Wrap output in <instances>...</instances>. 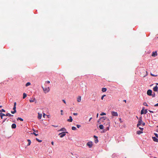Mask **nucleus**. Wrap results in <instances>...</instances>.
Masks as SVG:
<instances>
[{
	"label": "nucleus",
	"instance_id": "25",
	"mask_svg": "<svg viewBox=\"0 0 158 158\" xmlns=\"http://www.w3.org/2000/svg\"><path fill=\"white\" fill-rule=\"evenodd\" d=\"M107 89L106 88H102V92H106V91Z\"/></svg>",
	"mask_w": 158,
	"mask_h": 158
},
{
	"label": "nucleus",
	"instance_id": "53",
	"mask_svg": "<svg viewBox=\"0 0 158 158\" xmlns=\"http://www.w3.org/2000/svg\"><path fill=\"white\" fill-rule=\"evenodd\" d=\"M158 106V103L155 104L154 106Z\"/></svg>",
	"mask_w": 158,
	"mask_h": 158
},
{
	"label": "nucleus",
	"instance_id": "43",
	"mask_svg": "<svg viewBox=\"0 0 158 158\" xmlns=\"http://www.w3.org/2000/svg\"><path fill=\"white\" fill-rule=\"evenodd\" d=\"M154 135H155L156 138H158V135L157 133H154Z\"/></svg>",
	"mask_w": 158,
	"mask_h": 158
},
{
	"label": "nucleus",
	"instance_id": "9",
	"mask_svg": "<svg viewBox=\"0 0 158 158\" xmlns=\"http://www.w3.org/2000/svg\"><path fill=\"white\" fill-rule=\"evenodd\" d=\"M94 142L96 143H97L98 142V137L96 135H94Z\"/></svg>",
	"mask_w": 158,
	"mask_h": 158
},
{
	"label": "nucleus",
	"instance_id": "38",
	"mask_svg": "<svg viewBox=\"0 0 158 158\" xmlns=\"http://www.w3.org/2000/svg\"><path fill=\"white\" fill-rule=\"evenodd\" d=\"M106 96V95H103L101 97V99L102 100H103L104 97Z\"/></svg>",
	"mask_w": 158,
	"mask_h": 158
},
{
	"label": "nucleus",
	"instance_id": "15",
	"mask_svg": "<svg viewBox=\"0 0 158 158\" xmlns=\"http://www.w3.org/2000/svg\"><path fill=\"white\" fill-rule=\"evenodd\" d=\"M67 121L69 122H72L73 121V119L72 118V117L71 116H70L69 117V118L68 119Z\"/></svg>",
	"mask_w": 158,
	"mask_h": 158
},
{
	"label": "nucleus",
	"instance_id": "40",
	"mask_svg": "<svg viewBox=\"0 0 158 158\" xmlns=\"http://www.w3.org/2000/svg\"><path fill=\"white\" fill-rule=\"evenodd\" d=\"M32 134H33L34 135H35V136H37L38 135V134H37L35 133V132H33V133H32Z\"/></svg>",
	"mask_w": 158,
	"mask_h": 158
},
{
	"label": "nucleus",
	"instance_id": "8",
	"mask_svg": "<svg viewBox=\"0 0 158 158\" xmlns=\"http://www.w3.org/2000/svg\"><path fill=\"white\" fill-rule=\"evenodd\" d=\"M43 90L45 93H46L48 92L49 91V87L47 88H43Z\"/></svg>",
	"mask_w": 158,
	"mask_h": 158
},
{
	"label": "nucleus",
	"instance_id": "7",
	"mask_svg": "<svg viewBox=\"0 0 158 158\" xmlns=\"http://www.w3.org/2000/svg\"><path fill=\"white\" fill-rule=\"evenodd\" d=\"M152 91L151 89H148V90L147 94L149 96H151L152 95Z\"/></svg>",
	"mask_w": 158,
	"mask_h": 158
},
{
	"label": "nucleus",
	"instance_id": "33",
	"mask_svg": "<svg viewBox=\"0 0 158 158\" xmlns=\"http://www.w3.org/2000/svg\"><path fill=\"white\" fill-rule=\"evenodd\" d=\"M5 112V110L3 109H2V110H0V112H1V113H2V112Z\"/></svg>",
	"mask_w": 158,
	"mask_h": 158
},
{
	"label": "nucleus",
	"instance_id": "18",
	"mask_svg": "<svg viewBox=\"0 0 158 158\" xmlns=\"http://www.w3.org/2000/svg\"><path fill=\"white\" fill-rule=\"evenodd\" d=\"M100 124V125L99 126V128L101 130H103V129H104V126H103V124Z\"/></svg>",
	"mask_w": 158,
	"mask_h": 158
},
{
	"label": "nucleus",
	"instance_id": "28",
	"mask_svg": "<svg viewBox=\"0 0 158 158\" xmlns=\"http://www.w3.org/2000/svg\"><path fill=\"white\" fill-rule=\"evenodd\" d=\"M36 141H37L39 142H41L42 141V140L40 139H39L37 138H36Z\"/></svg>",
	"mask_w": 158,
	"mask_h": 158
},
{
	"label": "nucleus",
	"instance_id": "24",
	"mask_svg": "<svg viewBox=\"0 0 158 158\" xmlns=\"http://www.w3.org/2000/svg\"><path fill=\"white\" fill-rule=\"evenodd\" d=\"M6 116H9V117H11L13 116V115H12L10 114L9 113H7L6 114Z\"/></svg>",
	"mask_w": 158,
	"mask_h": 158
},
{
	"label": "nucleus",
	"instance_id": "20",
	"mask_svg": "<svg viewBox=\"0 0 158 158\" xmlns=\"http://www.w3.org/2000/svg\"><path fill=\"white\" fill-rule=\"evenodd\" d=\"M144 107H143L142 110L141 111L140 114H144Z\"/></svg>",
	"mask_w": 158,
	"mask_h": 158
},
{
	"label": "nucleus",
	"instance_id": "60",
	"mask_svg": "<svg viewBox=\"0 0 158 158\" xmlns=\"http://www.w3.org/2000/svg\"><path fill=\"white\" fill-rule=\"evenodd\" d=\"M0 117H1V119H2L3 118V116H2L1 115H0Z\"/></svg>",
	"mask_w": 158,
	"mask_h": 158
},
{
	"label": "nucleus",
	"instance_id": "51",
	"mask_svg": "<svg viewBox=\"0 0 158 158\" xmlns=\"http://www.w3.org/2000/svg\"><path fill=\"white\" fill-rule=\"evenodd\" d=\"M16 102H15L14 103V106H16Z\"/></svg>",
	"mask_w": 158,
	"mask_h": 158
},
{
	"label": "nucleus",
	"instance_id": "4",
	"mask_svg": "<svg viewBox=\"0 0 158 158\" xmlns=\"http://www.w3.org/2000/svg\"><path fill=\"white\" fill-rule=\"evenodd\" d=\"M97 95L96 93L95 92L93 93H92V100L93 101H95V97Z\"/></svg>",
	"mask_w": 158,
	"mask_h": 158
},
{
	"label": "nucleus",
	"instance_id": "37",
	"mask_svg": "<svg viewBox=\"0 0 158 158\" xmlns=\"http://www.w3.org/2000/svg\"><path fill=\"white\" fill-rule=\"evenodd\" d=\"M143 105L144 106H148V104L146 102H145L143 103Z\"/></svg>",
	"mask_w": 158,
	"mask_h": 158
},
{
	"label": "nucleus",
	"instance_id": "59",
	"mask_svg": "<svg viewBox=\"0 0 158 158\" xmlns=\"http://www.w3.org/2000/svg\"><path fill=\"white\" fill-rule=\"evenodd\" d=\"M12 122H13V123H16L15 121V120H13V121H12Z\"/></svg>",
	"mask_w": 158,
	"mask_h": 158
},
{
	"label": "nucleus",
	"instance_id": "22",
	"mask_svg": "<svg viewBox=\"0 0 158 158\" xmlns=\"http://www.w3.org/2000/svg\"><path fill=\"white\" fill-rule=\"evenodd\" d=\"M143 132L141 131H138L136 132V134L138 135H140L141 134L143 133Z\"/></svg>",
	"mask_w": 158,
	"mask_h": 158
},
{
	"label": "nucleus",
	"instance_id": "58",
	"mask_svg": "<svg viewBox=\"0 0 158 158\" xmlns=\"http://www.w3.org/2000/svg\"><path fill=\"white\" fill-rule=\"evenodd\" d=\"M51 144L52 145H54V143L53 141L52 142H51Z\"/></svg>",
	"mask_w": 158,
	"mask_h": 158
},
{
	"label": "nucleus",
	"instance_id": "57",
	"mask_svg": "<svg viewBox=\"0 0 158 158\" xmlns=\"http://www.w3.org/2000/svg\"><path fill=\"white\" fill-rule=\"evenodd\" d=\"M62 101L63 102H64V103H66V101H65V100H64L63 99V100H62Z\"/></svg>",
	"mask_w": 158,
	"mask_h": 158
},
{
	"label": "nucleus",
	"instance_id": "14",
	"mask_svg": "<svg viewBox=\"0 0 158 158\" xmlns=\"http://www.w3.org/2000/svg\"><path fill=\"white\" fill-rule=\"evenodd\" d=\"M157 138H156V137H152V139L153 140L154 142H158V139Z\"/></svg>",
	"mask_w": 158,
	"mask_h": 158
},
{
	"label": "nucleus",
	"instance_id": "50",
	"mask_svg": "<svg viewBox=\"0 0 158 158\" xmlns=\"http://www.w3.org/2000/svg\"><path fill=\"white\" fill-rule=\"evenodd\" d=\"M141 124H142L143 126H144L145 125V123H144V122H143V123L142 122Z\"/></svg>",
	"mask_w": 158,
	"mask_h": 158
},
{
	"label": "nucleus",
	"instance_id": "55",
	"mask_svg": "<svg viewBox=\"0 0 158 158\" xmlns=\"http://www.w3.org/2000/svg\"><path fill=\"white\" fill-rule=\"evenodd\" d=\"M46 115L45 114V113H43V117L44 118H45V116Z\"/></svg>",
	"mask_w": 158,
	"mask_h": 158
},
{
	"label": "nucleus",
	"instance_id": "63",
	"mask_svg": "<svg viewBox=\"0 0 158 158\" xmlns=\"http://www.w3.org/2000/svg\"><path fill=\"white\" fill-rule=\"evenodd\" d=\"M92 118L91 117V118H90L89 120V121H90V120Z\"/></svg>",
	"mask_w": 158,
	"mask_h": 158
},
{
	"label": "nucleus",
	"instance_id": "27",
	"mask_svg": "<svg viewBox=\"0 0 158 158\" xmlns=\"http://www.w3.org/2000/svg\"><path fill=\"white\" fill-rule=\"evenodd\" d=\"M27 94L25 93H23V98L24 99L27 97Z\"/></svg>",
	"mask_w": 158,
	"mask_h": 158
},
{
	"label": "nucleus",
	"instance_id": "5",
	"mask_svg": "<svg viewBox=\"0 0 158 158\" xmlns=\"http://www.w3.org/2000/svg\"><path fill=\"white\" fill-rule=\"evenodd\" d=\"M110 124H108V126L106 127V128L104 129L102 131L103 133H105L107 131H108L109 130V127L110 126Z\"/></svg>",
	"mask_w": 158,
	"mask_h": 158
},
{
	"label": "nucleus",
	"instance_id": "52",
	"mask_svg": "<svg viewBox=\"0 0 158 158\" xmlns=\"http://www.w3.org/2000/svg\"><path fill=\"white\" fill-rule=\"evenodd\" d=\"M52 126L55 127H58L57 126H56V125H52Z\"/></svg>",
	"mask_w": 158,
	"mask_h": 158
},
{
	"label": "nucleus",
	"instance_id": "17",
	"mask_svg": "<svg viewBox=\"0 0 158 158\" xmlns=\"http://www.w3.org/2000/svg\"><path fill=\"white\" fill-rule=\"evenodd\" d=\"M42 114H40L39 113H38V118L39 119H40L42 117Z\"/></svg>",
	"mask_w": 158,
	"mask_h": 158
},
{
	"label": "nucleus",
	"instance_id": "31",
	"mask_svg": "<svg viewBox=\"0 0 158 158\" xmlns=\"http://www.w3.org/2000/svg\"><path fill=\"white\" fill-rule=\"evenodd\" d=\"M156 94L154 92L152 94V95L151 96H152V97H155Z\"/></svg>",
	"mask_w": 158,
	"mask_h": 158
},
{
	"label": "nucleus",
	"instance_id": "10",
	"mask_svg": "<svg viewBox=\"0 0 158 158\" xmlns=\"http://www.w3.org/2000/svg\"><path fill=\"white\" fill-rule=\"evenodd\" d=\"M100 123H101V124L102 123L105 126H106L108 125V124H105L104 123H106V120H103V119L101 120L100 121Z\"/></svg>",
	"mask_w": 158,
	"mask_h": 158
},
{
	"label": "nucleus",
	"instance_id": "54",
	"mask_svg": "<svg viewBox=\"0 0 158 158\" xmlns=\"http://www.w3.org/2000/svg\"><path fill=\"white\" fill-rule=\"evenodd\" d=\"M60 111H61V114L62 115L63 114V113H62L63 110H61Z\"/></svg>",
	"mask_w": 158,
	"mask_h": 158
},
{
	"label": "nucleus",
	"instance_id": "16",
	"mask_svg": "<svg viewBox=\"0 0 158 158\" xmlns=\"http://www.w3.org/2000/svg\"><path fill=\"white\" fill-rule=\"evenodd\" d=\"M81 100V97L80 96H78L77 98V101L78 102H80Z\"/></svg>",
	"mask_w": 158,
	"mask_h": 158
},
{
	"label": "nucleus",
	"instance_id": "36",
	"mask_svg": "<svg viewBox=\"0 0 158 158\" xmlns=\"http://www.w3.org/2000/svg\"><path fill=\"white\" fill-rule=\"evenodd\" d=\"M0 115L3 116H6V114L2 113H0Z\"/></svg>",
	"mask_w": 158,
	"mask_h": 158
},
{
	"label": "nucleus",
	"instance_id": "26",
	"mask_svg": "<svg viewBox=\"0 0 158 158\" xmlns=\"http://www.w3.org/2000/svg\"><path fill=\"white\" fill-rule=\"evenodd\" d=\"M17 120H20L21 121H23V118H20V117H18L17 118Z\"/></svg>",
	"mask_w": 158,
	"mask_h": 158
},
{
	"label": "nucleus",
	"instance_id": "19",
	"mask_svg": "<svg viewBox=\"0 0 158 158\" xmlns=\"http://www.w3.org/2000/svg\"><path fill=\"white\" fill-rule=\"evenodd\" d=\"M16 126L15 123H13L11 125V128L12 129H15L16 128Z\"/></svg>",
	"mask_w": 158,
	"mask_h": 158
},
{
	"label": "nucleus",
	"instance_id": "32",
	"mask_svg": "<svg viewBox=\"0 0 158 158\" xmlns=\"http://www.w3.org/2000/svg\"><path fill=\"white\" fill-rule=\"evenodd\" d=\"M100 115L101 116H102V115H106V113H104V112H102L101 114H100Z\"/></svg>",
	"mask_w": 158,
	"mask_h": 158
},
{
	"label": "nucleus",
	"instance_id": "23",
	"mask_svg": "<svg viewBox=\"0 0 158 158\" xmlns=\"http://www.w3.org/2000/svg\"><path fill=\"white\" fill-rule=\"evenodd\" d=\"M27 141L28 142V143L27 144V146H29L31 144V140L30 139H28L27 140Z\"/></svg>",
	"mask_w": 158,
	"mask_h": 158
},
{
	"label": "nucleus",
	"instance_id": "62",
	"mask_svg": "<svg viewBox=\"0 0 158 158\" xmlns=\"http://www.w3.org/2000/svg\"><path fill=\"white\" fill-rule=\"evenodd\" d=\"M47 83H50V81H47Z\"/></svg>",
	"mask_w": 158,
	"mask_h": 158
},
{
	"label": "nucleus",
	"instance_id": "46",
	"mask_svg": "<svg viewBox=\"0 0 158 158\" xmlns=\"http://www.w3.org/2000/svg\"><path fill=\"white\" fill-rule=\"evenodd\" d=\"M151 75L152 76H153V77H156L157 76V75H155L154 74H152V73H151Z\"/></svg>",
	"mask_w": 158,
	"mask_h": 158
},
{
	"label": "nucleus",
	"instance_id": "29",
	"mask_svg": "<svg viewBox=\"0 0 158 158\" xmlns=\"http://www.w3.org/2000/svg\"><path fill=\"white\" fill-rule=\"evenodd\" d=\"M31 85V83L30 82H27L25 85L26 86H29Z\"/></svg>",
	"mask_w": 158,
	"mask_h": 158
},
{
	"label": "nucleus",
	"instance_id": "47",
	"mask_svg": "<svg viewBox=\"0 0 158 158\" xmlns=\"http://www.w3.org/2000/svg\"><path fill=\"white\" fill-rule=\"evenodd\" d=\"M73 115H77L78 114H77V113H73Z\"/></svg>",
	"mask_w": 158,
	"mask_h": 158
},
{
	"label": "nucleus",
	"instance_id": "48",
	"mask_svg": "<svg viewBox=\"0 0 158 158\" xmlns=\"http://www.w3.org/2000/svg\"><path fill=\"white\" fill-rule=\"evenodd\" d=\"M139 128L141 131H143V128H141L140 127H139Z\"/></svg>",
	"mask_w": 158,
	"mask_h": 158
},
{
	"label": "nucleus",
	"instance_id": "56",
	"mask_svg": "<svg viewBox=\"0 0 158 158\" xmlns=\"http://www.w3.org/2000/svg\"><path fill=\"white\" fill-rule=\"evenodd\" d=\"M148 111L150 112V113H154V112L153 111H151V110H148Z\"/></svg>",
	"mask_w": 158,
	"mask_h": 158
},
{
	"label": "nucleus",
	"instance_id": "3",
	"mask_svg": "<svg viewBox=\"0 0 158 158\" xmlns=\"http://www.w3.org/2000/svg\"><path fill=\"white\" fill-rule=\"evenodd\" d=\"M66 133H68V132L67 131L59 133V135L60 136V138H62L65 135Z\"/></svg>",
	"mask_w": 158,
	"mask_h": 158
},
{
	"label": "nucleus",
	"instance_id": "6",
	"mask_svg": "<svg viewBox=\"0 0 158 158\" xmlns=\"http://www.w3.org/2000/svg\"><path fill=\"white\" fill-rule=\"evenodd\" d=\"M87 146H88L89 148H91L93 145L92 142L89 141L86 144Z\"/></svg>",
	"mask_w": 158,
	"mask_h": 158
},
{
	"label": "nucleus",
	"instance_id": "21",
	"mask_svg": "<svg viewBox=\"0 0 158 158\" xmlns=\"http://www.w3.org/2000/svg\"><path fill=\"white\" fill-rule=\"evenodd\" d=\"M66 130L65 129V128L64 127H63L60 129V130H59L58 131H66Z\"/></svg>",
	"mask_w": 158,
	"mask_h": 158
},
{
	"label": "nucleus",
	"instance_id": "34",
	"mask_svg": "<svg viewBox=\"0 0 158 158\" xmlns=\"http://www.w3.org/2000/svg\"><path fill=\"white\" fill-rule=\"evenodd\" d=\"M35 100V98H34L33 100H30V102H33Z\"/></svg>",
	"mask_w": 158,
	"mask_h": 158
},
{
	"label": "nucleus",
	"instance_id": "49",
	"mask_svg": "<svg viewBox=\"0 0 158 158\" xmlns=\"http://www.w3.org/2000/svg\"><path fill=\"white\" fill-rule=\"evenodd\" d=\"M119 121H120V123H122V119H121V118H119Z\"/></svg>",
	"mask_w": 158,
	"mask_h": 158
},
{
	"label": "nucleus",
	"instance_id": "64",
	"mask_svg": "<svg viewBox=\"0 0 158 158\" xmlns=\"http://www.w3.org/2000/svg\"><path fill=\"white\" fill-rule=\"evenodd\" d=\"M123 102H126V100H123Z\"/></svg>",
	"mask_w": 158,
	"mask_h": 158
},
{
	"label": "nucleus",
	"instance_id": "45",
	"mask_svg": "<svg viewBox=\"0 0 158 158\" xmlns=\"http://www.w3.org/2000/svg\"><path fill=\"white\" fill-rule=\"evenodd\" d=\"M7 118H6L5 119H4L3 120V121H2V123H4L5 121H6V120H7Z\"/></svg>",
	"mask_w": 158,
	"mask_h": 158
},
{
	"label": "nucleus",
	"instance_id": "44",
	"mask_svg": "<svg viewBox=\"0 0 158 158\" xmlns=\"http://www.w3.org/2000/svg\"><path fill=\"white\" fill-rule=\"evenodd\" d=\"M33 131H34V132H36V133L38 132V130H36L34 129H33Z\"/></svg>",
	"mask_w": 158,
	"mask_h": 158
},
{
	"label": "nucleus",
	"instance_id": "42",
	"mask_svg": "<svg viewBox=\"0 0 158 158\" xmlns=\"http://www.w3.org/2000/svg\"><path fill=\"white\" fill-rule=\"evenodd\" d=\"M147 112H148L147 110V109L145 110L144 111V114H146Z\"/></svg>",
	"mask_w": 158,
	"mask_h": 158
},
{
	"label": "nucleus",
	"instance_id": "12",
	"mask_svg": "<svg viewBox=\"0 0 158 158\" xmlns=\"http://www.w3.org/2000/svg\"><path fill=\"white\" fill-rule=\"evenodd\" d=\"M157 52L156 51L155 52H152V56L153 57H156L157 56Z\"/></svg>",
	"mask_w": 158,
	"mask_h": 158
},
{
	"label": "nucleus",
	"instance_id": "41",
	"mask_svg": "<svg viewBox=\"0 0 158 158\" xmlns=\"http://www.w3.org/2000/svg\"><path fill=\"white\" fill-rule=\"evenodd\" d=\"M76 126L78 128H79L81 127V126L80 125L77 124Z\"/></svg>",
	"mask_w": 158,
	"mask_h": 158
},
{
	"label": "nucleus",
	"instance_id": "1",
	"mask_svg": "<svg viewBox=\"0 0 158 158\" xmlns=\"http://www.w3.org/2000/svg\"><path fill=\"white\" fill-rule=\"evenodd\" d=\"M103 119V120H106V123H104L105 124H110V121L108 118L106 117V116H103L100 117L99 119L98 120V123L99 124H101V123H100V120Z\"/></svg>",
	"mask_w": 158,
	"mask_h": 158
},
{
	"label": "nucleus",
	"instance_id": "35",
	"mask_svg": "<svg viewBox=\"0 0 158 158\" xmlns=\"http://www.w3.org/2000/svg\"><path fill=\"white\" fill-rule=\"evenodd\" d=\"M16 111H11V113L12 114H14L15 113H16Z\"/></svg>",
	"mask_w": 158,
	"mask_h": 158
},
{
	"label": "nucleus",
	"instance_id": "30",
	"mask_svg": "<svg viewBox=\"0 0 158 158\" xmlns=\"http://www.w3.org/2000/svg\"><path fill=\"white\" fill-rule=\"evenodd\" d=\"M72 129L73 130H76L77 129V128L73 126L72 127Z\"/></svg>",
	"mask_w": 158,
	"mask_h": 158
},
{
	"label": "nucleus",
	"instance_id": "13",
	"mask_svg": "<svg viewBox=\"0 0 158 158\" xmlns=\"http://www.w3.org/2000/svg\"><path fill=\"white\" fill-rule=\"evenodd\" d=\"M153 90L155 92H157L158 90V87L156 85L153 88Z\"/></svg>",
	"mask_w": 158,
	"mask_h": 158
},
{
	"label": "nucleus",
	"instance_id": "61",
	"mask_svg": "<svg viewBox=\"0 0 158 158\" xmlns=\"http://www.w3.org/2000/svg\"><path fill=\"white\" fill-rule=\"evenodd\" d=\"M98 114H97V116H96V117H97V118H98Z\"/></svg>",
	"mask_w": 158,
	"mask_h": 158
},
{
	"label": "nucleus",
	"instance_id": "2",
	"mask_svg": "<svg viewBox=\"0 0 158 158\" xmlns=\"http://www.w3.org/2000/svg\"><path fill=\"white\" fill-rule=\"evenodd\" d=\"M142 122V116H140L139 118V120L138 121V123L137 124V126L138 127H139V126L140 125Z\"/></svg>",
	"mask_w": 158,
	"mask_h": 158
},
{
	"label": "nucleus",
	"instance_id": "11",
	"mask_svg": "<svg viewBox=\"0 0 158 158\" xmlns=\"http://www.w3.org/2000/svg\"><path fill=\"white\" fill-rule=\"evenodd\" d=\"M111 114L113 116H118V114L116 112L112 111L111 112Z\"/></svg>",
	"mask_w": 158,
	"mask_h": 158
},
{
	"label": "nucleus",
	"instance_id": "39",
	"mask_svg": "<svg viewBox=\"0 0 158 158\" xmlns=\"http://www.w3.org/2000/svg\"><path fill=\"white\" fill-rule=\"evenodd\" d=\"M16 106H14V107H13V109L14 110L16 111Z\"/></svg>",
	"mask_w": 158,
	"mask_h": 158
}]
</instances>
